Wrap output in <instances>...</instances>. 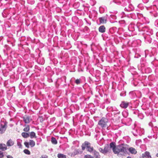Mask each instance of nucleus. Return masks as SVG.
Segmentation results:
<instances>
[{"label":"nucleus","mask_w":158,"mask_h":158,"mask_svg":"<svg viewBox=\"0 0 158 158\" xmlns=\"http://www.w3.org/2000/svg\"><path fill=\"white\" fill-rule=\"evenodd\" d=\"M110 146L115 154L119 155L120 153L121 155H124L127 153V149L123 146V144L116 146L114 143L111 142L110 143Z\"/></svg>","instance_id":"f257e3e1"},{"label":"nucleus","mask_w":158,"mask_h":158,"mask_svg":"<svg viewBox=\"0 0 158 158\" xmlns=\"http://www.w3.org/2000/svg\"><path fill=\"white\" fill-rule=\"evenodd\" d=\"M90 143L87 141H85L82 145L81 148L83 150H84L86 148L87 149V151L91 152L94 151L93 147L90 145Z\"/></svg>","instance_id":"f03ea898"},{"label":"nucleus","mask_w":158,"mask_h":158,"mask_svg":"<svg viewBox=\"0 0 158 158\" xmlns=\"http://www.w3.org/2000/svg\"><path fill=\"white\" fill-rule=\"evenodd\" d=\"M108 120L105 118H102L98 122V125L100 126L103 129L106 128L107 126Z\"/></svg>","instance_id":"7ed1b4c3"},{"label":"nucleus","mask_w":158,"mask_h":158,"mask_svg":"<svg viewBox=\"0 0 158 158\" xmlns=\"http://www.w3.org/2000/svg\"><path fill=\"white\" fill-rule=\"evenodd\" d=\"M23 120L25 123H28L30 122L31 119L30 117L27 115H25L23 117Z\"/></svg>","instance_id":"20e7f679"},{"label":"nucleus","mask_w":158,"mask_h":158,"mask_svg":"<svg viewBox=\"0 0 158 158\" xmlns=\"http://www.w3.org/2000/svg\"><path fill=\"white\" fill-rule=\"evenodd\" d=\"M149 152L146 151L142 154V158H152Z\"/></svg>","instance_id":"39448f33"},{"label":"nucleus","mask_w":158,"mask_h":158,"mask_svg":"<svg viewBox=\"0 0 158 158\" xmlns=\"http://www.w3.org/2000/svg\"><path fill=\"white\" fill-rule=\"evenodd\" d=\"M129 105V103L125 101L122 102L120 106L123 108H126Z\"/></svg>","instance_id":"423d86ee"},{"label":"nucleus","mask_w":158,"mask_h":158,"mask_svg":"<svg viewBox=\"0 0 158 158\" xmlns=\"http://www.w3.org/2000/svg\"><path fill=\"white\" fill-rule=\"evenodd\" d=\"M111 148L109 147V145H107L105 146L103 149L104 154L108 152H111Z\"/></svg>","instance_id":"0eeeda50"},{"label":"nucleus","mask_w":158,"mask_h":158,"mask_svg":"<svg viewBox=\"0 0 158 158\" xmlns=\"http://www.w3.org/2000/svg\"><path fill=\"white\" fill-rule=\"evenodd\" d=\"M100 23L101 24H105L106 23L107 19L105 17H102L99 18Z\"/></svg>","instance_id":"6e6552de"},{"label":"nucleus","mask_w":158,"mask_h":158,"mask_svg":"<svg viewBox=\"0 0 158 158\" xmlns=\"http://www.w3.org/2000/svg\"><path fill=\"white\" fill-rule=\"evenodd\" d=\"M7 149L6 145L4 143H0V150L5 151Z\"/></svg>","instance_id":"1a4fd4ad"},{"label":"nucleus","mask_w":158,"mask_h":158,"mask_svg":"<svg viewBox=\"0 0 158 158\" xmlns=\"http://www.w3.org/2000/svg\"><path fill=\"white\" fill-rule=\"evenodd\" d=\"M1 127L0 128V133L2 134L6 130V125H3L2 124L1 125Z\"/></svg>","instance_id":"9d476101"},{"label":"nucleus","mask_w":158,"mask_h":158,"mask_svg":"<svg viewBox=\"0 0 158 158\" xmlns=\"http://www.w3.org/2000/svg\"><path fill=\"white\" fill-rule=\"evenodd\" d=\"M98 30L100 32L104 33L105 31L106 28L104 26H101L99 27Z\"/></svg>","instance_id":"9b49d317"},{"label":"nucleus","mask_w":158,"mask_h":158,"mask_svg":"<svg viewBox=\"0 0 158 158\" xmlns=\"http://www.w3.org/2000/svg\"><path fill=\"white\" fill-rule=\"evenodd\" d=\"M14 143V141L11 139H10L7 141L6 143V145L8 146H11L13 145Z\"/></svg>","instance_id":"f8f14e48"},{"label":"nucleus","mask_w":158,"mask_h":158,"mask_svg":"<svg viewBox=\"0 0 158 158\" xmlns=\"http://www.w3.org/2000/svg\"><path fill=\"white\" fill-rule=\"evenodd\" d=\"M129 151L132 154H136L137 152L136 150L133 148H130L129 149Z\"/></svg>","instance_id":"ddd939ff"},{"label":"nucleus","mask_w":158,"mask_h":158,"mask_svg":"<svg viewBox=\"0 0 158 158\" xmlns=\"http://www.w3.org/2000/svg\"><path fill=\"white\" fill-rule=\"evenodd\" d=\"M93 152L94 156L96 158H98L100 156L99 152L95 150Z\"/></svg>","instance_id":"4468645a"},{"label":"nucleus","mask_w":158,"mask_h":158,"mask_svg":"<svg viewBox=\"0 0 158 158\" xmlns=\"http://www.w3.org/2000/svg\"><path fill=\"white\" fill-rule=\"evenodd\" d=\"M30 129L29 126L28 125H25V127L23 129V130L25 132L28 131Z\"/></svg>","instance_id":"2eb2a0df"},{"label":"nucleus","mask_w":158,"mask_h":158,"mask_svg":"<svg viewBox=\"0 0 158 158\" xmlns=\"http://www.w3.org/2000/svg\"><path fill=\"white\" fill-rule=\"evenodd\" d=\"M30 136L31 139H32L33 138H36L37 137L36 136L35 133L33 131L31 132L30 133Z\"/></svg>","instance_id":"dca6fc26"},{"label":"nucleus","mask_w":158,"mask_h":158,"mask_svg":"<svg viewBox=\"0 0 158 158\" xmlns=\"http://www.w3.org/2000/svg\"><path fill=\"white\" fill-rule=\"evenodd\" d=\"M22 135L24 138H27L29 136V134L27 132H23L22 133Z\"/></svg>","instance_id":"f3484780"},{"label":"nucleus","mask_w":158,"mask_h":158,"mask_svg":"<svg viewBox=\"0 0 158 158\" xmlns=\"http://www.w3.org/2000/svg\"><path fill=\"white\" fill-rule=\"evenodd\" d=\"M29 145L31 147H33L35 146V143L34 141L32 140H30L29 142Z\"/></svg>","instance_id":"a211bd4d"},{"label":"nucleus","mask_w":158,"mask_h":158,"mask_svg":"<svg viewBox=\"0 0 158 158\" xmlns=\"http://www.w3.org/2000/svg\"><path fill=\"white\" fill-rule=\"evenodd\" d=\"M57 157L58 158H66L65 155L60 153L58 154Z\"/></svg>","instance_id":"6ab92c4d"},{"label":"nucleus","mask_w":158,"mask_h":158,"mask_svg":"<svg viewBox=\"0 0 158 158\" xmlns=\"http://www.w3.org/2000/svg\"><path fill=\"white\" fill-rule=\"evenodd\" d=\"M51 142L52 143L54 144H56L57 143V141L56 139L53 137H52L51 138Z\"/></svg>","instance_id":"aec40b11"},{"label":"nucleus","mask_w":158,"mask_h":158,"mask_svg":"<svg viewBox=\"0 0 158 158\" xmlns=\"http://www.w3.org/2000/svg\"><path fill=\"white\" fill-rule=\"evenodd\" d=\"M23 152L25 154H26L30 155L31 154L30 151L28 149H24L23 151Z\"/></svg>","instance_id":"412c9836"},{"label":"nucleus","mask_w":158,"mask_h":158,"mask_svg":"<svg viewBox=\"0 0 158 158\" xmlns=\"http://www.w3.org/2000/svg\"><path fill=\"white\" fill-rule=\"evenodd\" d=\"M84 158H94V157L90 155H86L84 156Z\"/></svg>","instance_id":"4be33fe9"},{"label":"nucleus","mask_w":158,"mask_h":158,"mask_svg":"<svg viewBox=\"0 0 158 158\" xmlns=\"http://www.w3.org/2000/svg\"><path fill=\"white\" fill-rule=\"evenodd\" d=\"M24 144L27 148H29V145H30L29 143L27 142H25L24 143Z\"/></svg>","instance_id":"5701e85b"},{"label":"nucleus","mask_w":158,"mask_h":158,"mask_svg":"<svg viewBox=\"0 0 158 158\" xmlns=\"http://www.w3.org/2000/svg\"><path fill=\"white\" fill-rule=\"evenodd\" d=\"M75 82L77 85H78L80 83V80L79 79H77L76 80Z\"/></svg>","instance_id":"b1692460"},{"label":"nucleus","mask_w":158,"mask_h":158,"mask_svg":"<svg viewBox=\"0 0 158 158\" xmlns=\"http://www.w3.org/2000/svg\"><path fill=\"white\" fill-rule=\"evenodd\" d=\"M99 151L100 152H101L102 153H103V154H104V150H103V149L102 148H100L99 149Z\"/></svg>","instance_id":"393cba45"},{"label":"nucleus","mask_w":158,"mask_h":158,"mask_svg":"<svg viewBox=\"0 0 158 158\" xmlns=\"http://www.w3.org/2000/svg\"><path fill=\"white\" fill-rule=\"evenodd\" d=\"M4 154L2 152L0 151V158H3L4 157Z\"/></svg>","instance_id":"a878e982"},{"label":"nucleus","mask_w":158,"mask_h":158,"mask_svg":"<svg viewBox=\"0 0 158 158\" xmlns=\"http://www.w3.org/2000/svg\"><path fill=\"white\" fill-rule=\"evenodd\" d=\"M40 158H48V156L46 155H43Z\"/></svg>","instance_id":"bb28decb"},{"label":"nucleus","mask_w":158,"mask_h":158,"mask_svg":"<svg viewBox=\"0 0 158 158\" xmlns=\"http://www.w3.org/2000/svg\"><path fill=\"white\" fill-rule=\"evenodd\" d=\"M6 157L7 158H14L12 156L10 155L7 156Z\"/></svg>","instance_id":"cd10ccee"},{"label":"nucleus","mask_w":158,"mask_h":158,"mask_svg":"<svg viewBox=\"0 0 158 158\" xmlns=\"http://www.w3.org/2000/svg\"><path fill=\"white\" fill-rule=\"evenodd\" d=\"M156 156L157 157H158V153L156 154Z\"/></svg>","instance_id":"c85d7f7f"},{"label":"nucleus","mask_w":158,"mask_h":158,"mask_svg":"<svg viewBox=\"0 0 158 158\" xmlns=\"http://www.w3.org/2000/svg\"><path fill=\"white\" fill-rule=\"evenodd\" d=\"M127 158H131L130 156H128Z\"/></svg>","instance_id":"c756f323"}]
</instances>
